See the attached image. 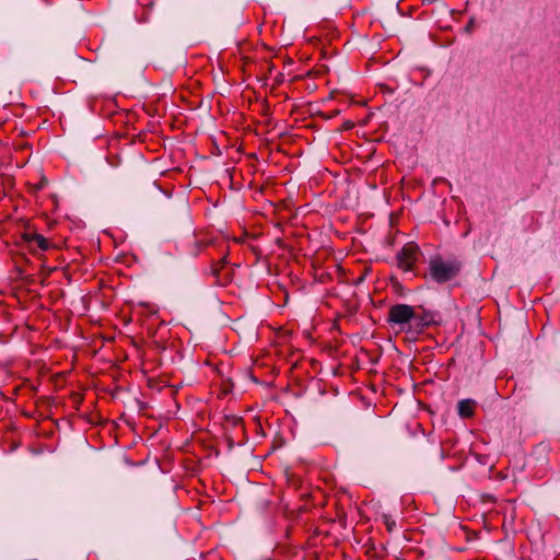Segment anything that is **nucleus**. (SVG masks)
Masks as SVG:
<instances>
[{
  "label": "nucleus",
  "mask_w": 560,
  "mask_h": 560,
  "mask_svg": "<svg viewBox=\"0 0 560 560\" xmlns=\"http://www.w3.org/2000/svg\"><path fill=\"white\" fill-rule=\"evenodd\" d=\"M460 269V265L456 261H445L441 258H435L430 261V276L431 278L443 283L455 278Z\"/></svg>",
  "instance_id": "1"
},
{
  "label": "nucleus",
  "mask_w": 560,
  "mask_h": 560,
  "mask_svg": "<svg viewBox=\"0 0 560 560\" xmlns=\"http://www.w3.org/2000/svg\"><path fill=\"white\" fill-rule=\"evenodd\" d=\"M420 248L415 243H407L397 254L398 267L404 271H411L413 265L418 261Z\"/></svg>",
  "instance_id": "2"
},
{
  "label": "nucleus",
  "mask_w": 560,
  "mask_h": 560,
  "mask_svg": "<svg viewBox=\"0 0 560 560\" xmlns=\"http://www.w3.org/2000/svg\"><path fill=\"white\" fill-rule=\"evenodd\" d=\"M413 318V307L407 304H396L390 307L388 320L396 325L408 324L411 327Z\"/></svg>",
  "instance_id": "3"
},
{
  "label": "nucleus",
  "mask_w": 560,
  "mask_h": 560,
  "mask_svg": "<svg viewBox=\"0 0 560 560\" xmlns=\"http://www.w3.org/2000/svg\"><path fill=\"white\" fill-rule=\"evenodd\" d=\"M24 240L28 243L31 247L36 246L40 250H47L49 248L48 241L38 233H26L24 234Z\"/></svg>",
  "instance_id": "4"
},
{
  "label": "nucleus",
  "mask_w": 560,
  "mask_h": 560,
  "mask_svg": "<svg viewBox=\"0 0 560 560\" xmlns=\"http://www.w3.org/2000/svg\"><path fill=\"white\" fill-rule=\"evenodd\" d=\"M432 320H433V316L431 314L425 313V312L418 313L413 308V318H412L410 328L421 329V328L430 325V323Z\"/></svg>",
  "instance_id": "5"
},
{
  "label": "nucleus",
  "mask_w": 560,
  "mask_h": 560,
  "mask_svg": "<svg viewBox=\"0 0 560 560\" xmlns=\"http://www.w3.org/2000/svg\"><path fill=\"white\" fill-rule=\"evenodd\" d=\"M476 401L472 399H463L457 405L458 415L462 418H470L475 412Z\"/></svg>",
  "instance_id": "6"
},
{
  "label": "nucleus",
  "mask_w": 560,
  "mask_h": 560,
  "mask_svg": "<svg viewBox=\"0 0 560 560\" xmlns=\"http://www.w3.org/2000/svg\"><path fill=\"white\" fill-rule=\"evenodd\" d=\"M225 262H226L225 257L220 259V261L212 267V275L218 277L219 272H220V269L225 265Z\"/></svg>",
  "instance_id": "7"
},
{
  "label": "nucleus",
  "mask_w": 560,
  "mask_h": 560,
  "mask_svg": "<svg viewBox=\"0 0 560 560\" xmlns=\"http://www.w3.org/2000/svg\"><path fill=\"white\" fill-rule=\"evenodd\" d=\"M384 523L388 529V532H393L395 526H396V523L394 520H392L389 516L387 515H384Z\"/></svg>",
  "instance_id": "8"
},
{
  "label": "nucleus",
  "mask_w": 560,
  "mask_h": 560,
  "mask_svg": "<svg viewBox=\"0 0 560 560\" xmlns=\"http://www.w3.org/2000/svg\"><path fill=\"white\" fill-rule=\"evenodd\" d=\"M472 30H474V20L471 19V20L467 23V25L465 26V31H466L467 33H470V32H472Z\"/></svg>",
  "instance_id": "9"
}]
</instances>
